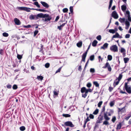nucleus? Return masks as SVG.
<instances>
[{"instance_id":"1","label":"nucleus","mask_w":131,"mask_h":131,"mask_svg":"<svg viewBox=\"0 0 131 131\" xmlns=\"http://www.w3.org/2000/svg\"><path fill=\"white\" fill-rule=\"evenodd\" d=\"M124 87L128 93H131V85L129 84L128 82L125 83Z\"/></svg>"},{"instance_id":"2","label":"nucleus","mask_w":131,"mask_h":131,"mask_svg":"<svg viewBox=\"0 0 131 131\" xmlns=\"http://www.w3.org/2000/svg\"><path fill=\"white\" fill-rule=\"evenodd\" d=\"M81 92L83 94H82V97L85 98L87 95L88 94L87 89L85 87L82 88L81 89Z\"/></svg>"},{"instance_id":"3","label":"nucleus","mask_w":131,"mask_h":131,"mask_svg":"<svg viewBox=\"0 0 131 131\" xmlns=\"http://www.w3.org/2000/svg\"><path fill=\"white\" fill-rule=\"evenodd\" d=\"M110 50L111 51L115 52H117L118 51V48L116 45H113L111 46L110 48Z\"/></svg>"},{"instance_id":"4","label":"nucleus","mask_w":131,"mask_h":131,"mask_svg":"<svg viewBox=\"0 0 131 131\" xmlns=\"http://www.w3.org/2000/svg\"><path fill=\"white\" fill-rule=\"evenodd\" d=\"M17 9L20 10H25L27 12H30V11L29 8L25 7H17Z\"/></svg>"},{"instance_id":"5","label":"nucleus","mask_w":131,"mask_h":131,"mask_svg":"<svg viewBox=\"0 0 131 131\" xmlns=\"http://www.w3.org/2000/svg\"><path fill=\"white\" fill-rule=\"evenodd\" d=\"M103 68H107L108 71H111L112 70V68L110 66L109 64V63L107 62L105 64V66H103Z\"/></svg>"},{"instance_id":"6","label":"nucleus","mask_w":131,"mask_h":131,"mask_svg":"<svg viewBox=\"0 0 131 131\" xmlns=\"http://www.w3.org/2000/svg\"><path fill=\"white\" fill-rule=\"evenodd\" d=\"M112 15L114 19H117L118 17V16L116 12L114 11L112 13Z\"/></svg>"},{"instance_id":"7","label":"nucleus","mask_w":131,"mask_h":131,"mask_svg":"<svg viewBox=\"0 0 131 131\" xmlns=\"http://www.w3.org/2000/svg\"><path fill=\"white\" fill-rule=\"evenodd\" d=\"M43 18H45V21H49L51 19V17L49 16V15L47 14H45Z\"/></svg>"},{"instance_id":"8","label":"nucleus","mask_w":131,"mask_h":131,"mask_svg":"<svg viewBox=\"0 0 131 131\" xmlns=\"http://www.w3.org/2000/svg\"><path fill=\"white\" fill-rule=\"evenodd\" d=\"M65 124L67 126H70L71 127H73L74 126L72 123L70 121L66 122L65 123Z\"/></svg>"},{"instance_id":"9","label":"nucleus","mask_w":131,"mask_h":131,"mask_svg":"<svg viewBox=\"0 0 131 131\" xmlns=\"http://www.w3.org/2000/svg\"><path fill=\"white\" fill-rule=\"evenodd\" d=\"M108 44L107 43H105L101 47V49L103 50L106 49L108 47Z\"/></svg>"},{"instance_id":"10","label":"nucleus","mask_w":131,"mask_h":131,"mask_svg":"<svg viewBox=\"0 0 131 131\" xmlns=\"http://www.w3.org/2000/svg\"><path fill=\"white\" fill-rule=\"evenodd\" d=\"M103 119V117L102 116H99L98 117V120L96 122L97 123H100L102 122Z\"/></svg>"},{"instance_id":"11","label":"nucleus","mask_w":131,"mask_h":131,"mask_svg":"<svg viewBox=\"0 0 131 131\" xmlns=\"http://www.w3.org/2000/svg\"><path fill=\"white\" fill-rule=\"evenodd\" d=\"M125 24L126 25L125 28L126 29H128L130 26V23L126 19V20L125 21Z\"/></svg>"},{"instance_id":"12","label":"nucleus","mask_w":131,"mask_h":131,"mask_svg":"<svg viewBox=\"0 0 131 131\" xmlns=\"http://www.w3.org/2000/svg\"><path fill=\"white\" fill-rule=\"evenodd\" d=\"M44 14L42 13H40L36 15V19H38V18H43Z\"/></svg>"},{"instance_id":"13","label":"nucleus","mask_w":131,"mask_h":131,"mask_svg":"<svg viewBox=\"0 0 131 131\" xmlns=\"http://www.w3.org/2000/svg\"><path fill=\"white\" fill-rule=\"evenodd\" d=\"M40 3L43 6L46 8H48L49 7V5L46 2H44L41 1Z\"/></svg>"},{"instance_id":"14","label":"nucleus","mask_w":131,"mask_h":131,"mask_svg":"<svg viewBox=\"0 0 131 131\" xmlns=\"http://www.w3.org/2000/svg\"><path fill=\"white\" fill-rule=\"evenodd\" d=\"M14 21L15 24L17 25H19L20 24L19 20L17 18H15Z\"/></svg>"},{"instance_id":"15","label":"nucleus","mask_w":131,"mask_h":131,"mask_svg":"<svg viewBox=\"0 0 131 131\" xmlns=\"http://www.w3.org/2000/svg\"><path fill=\"white\" fill-rule=\"evenodd\" d=\"M87 54V52H86L85 53H84L83 54L82 56V60L83 61L85 62V58L86 56V54Z\"/></svg>"},{"instance_id":"16","label":"nucleus","mask_w":131,"mask_h":131,"mask_svg":"<svg viewBox=\"0 0 131 131\" xmlns=\"http://www.w3.org/2000/svg\"><path fill=\"white\" fill-rule=\"evenodd\" d=\"M119 21L122 23H125V21L126 20L125 18H120L119 19Z\"/></svg>"},{"instance_id":"17","label":"nucleus","mask_w":131,"mask_h":131,"mask_svg":"<svg viewBox=\"0 0 131 131\" xmlns=\"http://www.w3.org/2000/svg\"><path fill=\"white\" fill-rule=\"evenodd\" d=\"M104 117L105 120L108 121L110 120V118L108 117L106 113H104Z\"/></svg>"},{"instance_id":"18","label":"nucleus","mask_w":131,"mask_h":131,"mask_svg":"<svg viewBox=\"0 0 131 131\" xmlns=\"http://www.w3.org/2000/svg\"><path fill=\"white\" fill-rule=\"evenodd\" d=\"M121 52L122 53L123 55L125 54L126 50L125 49L121 47L120 49Z\"/></svg>"},{"instance_id":"19","label":"nucleus","mask_w":131,"mask_h":131,"mask_svg":"<svg viewBox=\"0 0 131 131\" xmlns=\"http://www.w3.org/2000/svg\"><path fill=\"white\" fill-rule=\"evenodd\" d=\"M82 45V42L81 41H80L78 42L77 44V45L78 47H81Z\"/></svg>"},{"instance_id":"20","label":"nucleus","mask_w":131,"mask_h":131,"mask_svg":"<svg viewBox=\"0 0 131 131\" xmlns=\"http://www.w3.org/2000/svg\"><path fill=\"white\" fill-rule=\"evenodd\" d=\"M97 43V41L96 40H94L93 41L92 43V45L93 46H95Z\"/></svg>"},{"instance_id":"21","label":"nucleus","mask_w":131,"mask_h":131,"mask_svg":"<svg viewBox=\"0 0 131 131\" xmlns=\"http://www.w3.org/2000/svg\"><path fill=\"white\" fill-rule=\"evenodd\" d=\"M120 81L116 79V81L114 82V85L115 86L116 85H117L119 83Z\"/></svg>"},{"instance_id":"22","label":"nucleus","mask_w":131,"mask_h":131,"mask_svg":"<svg viewBox=\"0 0 131 131\" xmlns=\"http://www.w3.org/2000/svg\"><path fill=\"white\" fill-rule=\"evenodd\" d=\"M36 15H31L30 16V18L31 19H36Z\"/></svg>"},{"instance_id":"23","label":"nucleus","mask_w":131,"mask_h":131,"mask_svg":"<svg viewBox=\"0 0 131 131\" xmlns=\"http://www.w3.org/2000/svg\"><path fill=\"white\" fill-rule=\"evenodd\" d=\"M121 9L123 11H124L126 9V6L125 5H123L121 6Z\"/></svg>"},{"instance_id":"24","label":"nucleus","mask_w":131,"mask_h":131,"mask_svg":"<svg viewBox=\"0 0 131 131\" xmlns=\"http://www.w3.org/2000/svg\"><path fill=\"white\" fill-rule=\"evenodd\" d=\"M119 36V34L117 32L114 35L113 37L112 38H118Z\"/></svg>"},{"instance_id":"25","label":"nucleus","mask_w":131,"mask_h":131,"mask_svg":"<svg viewBox=\"0 0 131 131\" xmlns=\"http://www.w3.org/2000/svg\"><path fill=\"white\" fill-rule=\"evenodd\" d=\"M43 77L41 75L38 76L37 77V79L39 80H43Z\"/></svg>"},{"instance_id":"26","label":"nucleus","mask_w":131,"mask_h":131,"mask_svg":"<svg viewBox=\"0 0 131 131\" xmlns=\"http://www.w3.org/2000/svg\"><path fill=\"white\" fill-rule=\"evenodd\" d=\"M112 59V56L111 55H108L107 56V59L109 61H111Z\"/></svg>"},{"instance_id":"27","label":"nucleus","mask_w":131,"mask_h":131,"mask_svg":"<svg viewBox=\"0 0 131 131\" xmlns=\"http://www.w3.org/2000/svg\"><path fill=\"white\" fill-rule=\"evenodd\" d=\"M99 112V110L96 109L93 112V114L94 115H96Z\"/></svg>"},{"instance_id":"28","label":"nucleus","mask_w":131,"mask_h":131,"mask_svg":"<svg viewBox=\"0 0 131 131\" xmlns=\"http://www.w3.org/2000/svg\"><path fill=\"white\" fill-rule=\"evenodd\" d=\"M35 5L36 6L40 8V6L38 2H35L34 3Z\"/></svg>"},{"instance_id":"29","label":"nucleus","mask_w":131,"mask_h":131,"mask_svg":"<svg viewBox=\"0 0 131 131\" xmlns=\"http://www.w3.org/2000/svg\"><path fill=\"white\" fill-rule=\"evenodd\" d=\"M105 120L103 122V125H108L109 124V122Z\"/></svg>"},{"instance_id":"30","label":"nucleus","mask_w":131,"mask_h":131,"mask_svg":"<svg viewBox=\"0 0 131 131\" xmlns=\"http://www.w3.org/2000/svg\"><path fill=\"white\" fill-rule=\"evenodd\" d=\"M103 103V102L102 101H100L98 104L97 106L98 107H100L101 105H102Z\"/></svg>"},{"instance_id":"31","label":"nucleus","mask_w":131,"mask_h":131,"mask_svg":"<svg viewBox=\"0 0 131 131\" xmlns=\"http://www.w3.org/2000/svg\"><path fill=\"white\" fill-rule=\"evenodd\" d=\"M114 101H111L110 103V105L111 107H112L114 105Z\"/></svg>"},{"instance_id":"32","label":"nucleus","mask_w":131,"mask_h":131,"mask_svg":"<svg viewBox=\"0 0 131 131\" xmlns=\"http://www.w3.org/2000/svg\"><path fill=\"white\" fill-rule=\"evenodd\" d=\"M93 84L96 87H98L99 86V84L96 81H94L93 82Z\"/></svg>"},{"instance_id":"33","label":"nucleus","mask_w":131,"mask_h":131,"mask_svg":"<svg viewBox=\"0 0 131 131\" xmlns=\"http://www.w3.org/2000/svg\"><path fill=\"white\" fill-rule=\"evenodd\" d=\"M129 60V59L127 58H124V61L125 63H126Z\"/></svg>"},{"instance_id":"34","label":"nucleus","mask_w":131,"mask_h":131,"mask_svg":"<svg viewBox=\"0 0 131 131\" xmlns=\"http://www.w3.org/2000/svg\"><path fill=\"white\" fill-rule=\"evenodd\" d=\"M62 115L63 116L67 117H70V115L69 114H63Z\"/></svg>"},{"instance_id":"35","label":"nucleus","mask_w":131,"mask_h":131,"mask_svg":"<svg viewBox=\"0 0 131 131\" xmlns=\"http://www.w3.org/2000/svg\"><path fill=\"white\" fill-rule=\"evenodd\" d=\"M20 129L21 131H24L25 129V128L24 126H22L20 127Z\"/></svg>"},{"instance_id":"36","label":"nucleus","mask_w":131,"mask_h":131,"mask_svg":"<svg viewBox=\"0 0 131 131\" xmlns=\"http://www.w3.org/2000/svg\"><path fill=\"white\" fill-rule=\"evenodd\" d=\"M109 32L111 33L114 34L115 32V31L114 29H111L109 30Z\"/></svg>"},{"instance_id":"37","label":"nucleus","mask_w":131,"mask_h":131,"mask_svg":"<svg viewBox=\"0 0 131 131\" xmlns=\"http://www.w3.org/2000/svg\"><path fill=\"white\" fill-rule=\"evenodd\" d=\"M130 12L128 10H127L126 12L125 16L127 17V16H130Z\"/></svg>"},{"instance_id":"38","label":"nucleus","mask_w":131,"mask_h":131,"mask_svg":"<svg viewBox=\"0 0 131 131\" xmlns=\"http://www.w3.org/2000/svg\"><path fill=\"white\" fill-rule=\"evenodd\" d=\"M94 56L93 55H92L90 57V60L92 61H93L94 59Z\"/></svg>"},{"instance_id":"39","label":"nucleus","mask_w":131,"mask_h":131,"mask_svg":"<svg viewBox=\"0 0 131 131\" xmlns=\"http://www.w3.org/2000/svg\"><path fill=\"white\" fill-rule=\"evenodd\" d=\"M90 71L91 73H93L95 72V70L94 68H91L90 69Z\"/></svg>"},{"instance_id":"40","label":"nucleus","mask_w":131,"mask_h":131,"mask_svg":"<svg viewBox=\"0 0 131 131\" xmlns=\"http://www.w3.org/2000/svg\"><path fill=\"white\" fill-rule=\"evenodd\" d=\"M113 2V0H110V4L109 6V9H110V7H111V6L112 5V3Z\"/></svg>"},{"instance_id":"41","label":"nucleus","mask_w":131,"mask_h":131,"mask_svg":"<svg viewBox=\"0 0 131 131\" xmlns=\"http://www.w3.org/2000/svg\"><path fill=\"white\" fill-rule=\"evenodd\" d=\"M35 10L41 12H44L45 11L44 9H35Z\"/></svg>"},{"instance_id":"42","label":"nucleus","mask_w":131,"mask_h":131,"mask_svg":"<svg viewBox=\"0 0 131 131\" xmlns=\"http://www.w3.org/2000/svg\"><path fill=\"white\" fill-rule=\"evenodd\" d=\"M96 39L99 40L100 41L101 40V35H99L96 37Z\"/></svg>"},{"instance_id":"43","label":"nucleus","mask_w":131,"mask_h":131,"mask_svg":"<svg viewBox=\"0 0 131 131\" xmlns=\"http://www.w3.org/2000/svg\"><path fill=\"white\" fill-rule=\"evenodd\" d=\"M68 10V9L67 8H63L62 10L63 12L64 13L67 12Z\"/></svg>"},{"instance_id":"44","label":"nucleus","mask_w":131,"mask_h":131,"mask_svg":"<svg viewBox=\"0 0 131 131\" xmlns=\"http://www.w3.org/2000/svg\"><path fill=\"white\" fill-rule=\"evenodd\" d=\"M3 36L4 37H7L8 36V33L6 32H4L3 34Z\"/></svg>"},{"instance_id":"45","label":"nucleus","mask_w":131,"mask_h":131,"mask_svg":"<svg viewBox=\"0 0 131 131\" xmlns=\"http://www.w3.org/2000/svg\"><path fill=\"white\" fill-rule=\"evenodd\" d=\"M50 64L49 63H47L45 65V67L46 68H48L49 67Z\"/></svg>"},{"instance_id":"46","label":"nucleus","mask_w":131,"mask_h":131,"mask_svg":"<svg viewBox=\"0 0 131 131\" xmlns=\"http://www.w3.org/2000/svg\"><path fill=\"white\" fill-rule=\"evenodd\" d=\"M91 86V84L90 83H89L86 84V86L89 88H90Z\"/></svg>"},{"instance_id":"47","label":"nucleus","mask_w":131,"mask_h":131,"mask_svg":"<svg viewBox=\"0 0 131 131\" xmlns=\"http://www.w3.org/2000/svg\"><path fill=\"white\" fill-rule=\"evenodd\" d=\"M130 35L129 34H126L125 36V38H128L130 37Z\"/></svg>"},{"instance_id":"48","label":"nucleus","mask_w":131,"mask_h":131,"mask_svg":"<svg viewBox=\"0 0 131 131\" xmlns=\"http://www.w3.org/2000/svg\"><path fill=\"white\" fill-rule=\"evenodd\" d=\"M38 30H36L34 32V36H35L38 34Z\"/></svg>"},{"instance_id":"49","label":"nucleus","mask_w":131,"mask_h":131,"mask_svg":"<svg viewBox=\"0 0 131 131\" xmlns=\"http://www.w3.org/2000/svg\"><path fill=\"white\" fill-rule=\"evenodd\" d=\"M116 120V117L114 116L112 117V121L113 122H114Z\"/></svg>"},{"instance_id":"50","label":"nucleus","mask_w":131,"mask_h":131,"mask_svg":"<svg viewBox=\"0 0 131 131\" xmlns=\"http://www.w3.org/2000/svg\"><path fill=\"white\" fill-rule=\"evenodd\" d=\"M122 75L121 74H120L119 75V76L118 77V79H117L118 80L120 81L121 79H122Z\"/></svg>"},{"instance_id":"51","label":"nucleus","mask_w":131,"mask_h":131,"mask_svg":"<svg viewBox=\"0 0 131 131\" xmlns=\"http://www.w3.org/2000/svg\"><path fill=\"white\" fill-rule=\"evenodd\" d=\"M17 58L19 59H20L22 58V56L18 54L17 55Z\"/></svg>"},{"instance_id":"52","label":"nucleus","mask_w":131,"mask_h":131,"mask_svg":"<svg viewBox=\"0 0 131 131\" xmlns=\"http://www.w3.org/2000/svg\"><path fill=\"white\" fill-rule=\"evenodd\" d=\"M129 115H130L128 116L127 117H126L125 118V119L126 120H128V119L130 118V116H131V113H130Z\"/></svg>"},{"instance_id":"53","label":"nucleus","mask_w":131,"mask_h":131,"mask_svg":"<svg viewBox=\"0 0 131 131\" xmlns=\"http://www.w3.org/2000/svg\"><path fill=\"white\" fill-rule=\"evenodd\" d=\"M127 17L128 20L129 21L131 22V17L130 16V15L129 16H127Z\"/></svg>"},{"instance_id":"54","label":"nucleus","mask_w":131,"mask_h":131,"mask_svg":"<svg viewBox=\"0 0 131 131\" xmlns=\"http://www.w3.org/2000/svg\"><path fill=\"white\" fill-rule=\"evenodd\" d=\"M17 88V85H14L13 87V89L15 90Z\"/></svg>"},{"instance_id":"55","label":"nucleus","mask_w":131,"mask_h":131,"mask_svg":"<svg viewBox=\"0 0 131 131\" xmlns=\"http://www.w3.org/2000/svg\"><path fill=\"white\" fill-rule=\"evenodd\" d=\"M89 116L90 118L91 119H93L94 118V115L92 114H90Z\"/></svg>"},{"instance_id":"56","label":"nucleus","mask_w":131,"mask_h":131,"mask_svg":"<svg viewBox=\"0 0 131 131\" xmlns=\"http://www.w3.org/2000/svg\"><path fill=\"white\" fill-rule=\"evenodd\" d=\"M121 127V125L120 124H118L117 126V129H119Z\"/></svg>"},{"instance_id":"57","label":"nucleus","mask_w":131,"mask_h":131,"mask_svg":"<svg viewBox=\"0 0 131 131\" xmlns=\"http://www.w3.org/2000/svg\"><path fill=\"white\" fill-rule=\"evenodd\" d=\"M70 10L71 12L72 13L73 12V7L71 6L70 8Z\"/></svg>"},{"instance_id":"58","label":"nucleus","mask_w":131,"mask_h":131,"mask_svg":"<svg viewBox=\"0 0 131 131\" xmlns=\"http://www.w3.org/2000/svg\"><path fill=\"white\" fill-rule=\"evenodd\" d=\"M53 93L54 95H57L58 94V92H57L54 91L53 92Z\"/></svg>"},{"instance_id":"59","label":"nucleus","mask_w":131,"mask_h":131,"mask_svg":"<svg viewBox=\"0 0 131 131\" xmlns=\"http://www.w3.org/2000/svg\"><path fill=\"white\" fill-rule=\"evenodd\" d=\"M61 67H60L59 69L56 71V73H57L58 72H59L61 69Z\"/></svg>"},{"instance_id":"60","label":"nucleus","mask_w":131,"mask_h":131,"mask_svg":"<svg viewBox=\"0 0 131 131\" xmlns=\"http://www.w3.org/2000/svg\"><path fill=\"white\" fill-rule=\"evenodd\" d=\"M90 121V119L88 117L86 119V121H85V124H86V123L88 121Z\"/></svg>"},{"instance_id":"61","label":"nucleus","mask_w":131,"mask_h":131,"mask_svg":"<svg viewBox=\"0 0 131 131\" xmlns=\"http://www.w3.org/2000/svg\"><path fill=\"white\" fill-rule=\"evenodd\" d=\"M88 93L89 92H91L92 91V90L90 89H87Z\"/></svg>"},{"instance_id":"62","label":"nucleus","mask_w":131,"mask_h":131,"mask_svg":"<svg viewBox=\"0 0 131 131\" xmlns=\"http://www.w3.org/2000/svg\"><path fill=\"white\" fill-rule=\"evenodd\" d=\"M12 87L11 85H7V87L9 89L10 88Z\"/></svg>"},{"instance_id":"63","label":"nucleus","mask_w":131,"mask_h":131,"mask_svg":"<svg viewBox=\"0 0 131 131\" xmlns=\"http://www.w3.org/2000/svg\"><path fill=\"white\" fill-rule=\"evenodd\" d=\"M59 16H57L55 19V21H57L59 19Z\"/></svg>"},{"instance_id":"64","label":"nucleus","mask_w":131,"mask_h":131,"mask_svg":"<svg viewBox=\"0 0 131 131\" xmlns=\"http://www.w3.org/2000/svg\"><path fill=\"white\" fill-rule=\"evenodd\" d=\"M31 27V26L30 25H28L27 26H25V27L26 28H29Z\"/></svg>"}]
</instances>
